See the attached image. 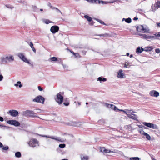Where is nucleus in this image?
I'll list each match as a JSON object with an SVG mask.
<instances>
[{"label": "nucleus", "instance_id": "49530a36", "mask_svg": "<svg viewBox=\"0 0 160 160\" xmlns=\"http://www.w3.org/2000/svg\"><path fill=\"white\" fill-rule=\"evenodd\" d=\"M155 52L157 53H159L160 52V50L159 48H157L155 50Z\"/></svg>", "mask_w": 160, "mask_h": 160}, {"label": "nucleus", "instance_id": "09e8293b", "mask_svg": "<svg viewBox=\"0 0 160 160\" xmlns=\"http://www.w3.org/2000/svg\"><path fill=\"white\" fill-rule=\"evenodd\" d=\"M38 89L40 91H42L43 89L40 86H38Z\"/></svg>", "mask_w": 160, "mask_h": 160}, {"label": "nucleus", "instance_id": "aec40b11", "mask_svg": "<svg viewBox=\"0 0 160 160\" xmlns=\"http://www.w3.org/2000/svg\"><path fill=\"white\" fill-rule=\"evenodd\" d=\"M98 81L101 82H105L107 80V79L105 78H103L102 77H99L97 79Z\"/></svg>", "mask_w": 160, "mask_h": 160}, {"label": "nucleus", "instance_id": "f704fd0d", "mask_svg": "<svg viewBox=\"0 0 160 160\" xmlns=\"http://www.w3.org/2000/svg\"><path fill=\"white\" fill-rule=\"evenodd\" d=\"M50 60L51 61H55L57 60L58 58L56 57H53L50 58Z\"/></svg>", "mask_w": 160, "mask_h": 160}, {"label": "nucleus", "instance_id": "de8ad7c7", "mask_svg": "<svg viewBox=\"0 0 160 160\" xmlns=\"http://www.w3.org/2000/svg\"><path fill=\"white\" fill-rule=\"evenodd\" d=\"M117 111H122V112H124L126 114L127 113L125 111H124V110H123L119 109L118 108Z\"/></svg>", "mask_w": 160, "mask_h": 160}, {"label": "nucleus", "instance_id": "423d86ee", "mask_svg": "<svg viewBox=\"0 0 160 160\" xmlns=\"http://www.w3.org/2000/svg\"><path fill=\"white\" fill-rule=\"evenodd\" d=\"M38 142L36 139L32 138L28 142V144L30 147H34L36 146L37 144H38Z\"/></svg>", "mask_w": 160, "mask_h": 160}, {"label": "nucleus", "instance_id": "58836bf2", "mask_svg": "<svg viewBox=\"0 0 160 160\" xmlns=\"http://www.w3.org/2000/svg\"><path fill=\"white\" fill-rule=\"evenodd\" d=\"M105 153H109L110 152H113V151H111V150H109V149H105Z\"/></svg>", "mask_w": 160, "mask_h": 160}, {"label": "nucleus", "instance_id": "412c9836", "mask_svg": "<svg viewBox=\"0 0 160 160\" xmlns=\"http://www.w3.org/2000/svg\"><path fill=\"white\" fill-rule=\"evenodd\" d=\"M15 156L16 158H19L21 156V154L20 152H17L15 153Z\"/></svg>", "mask_w": 160, "mask_h": 160}, {"label": "nucleus", "instance_id": "bf43d9fd", "mask_svg": "<svg viewBox=\"0 0 160 160\" xmlns=\"http://www.w3.org/2000/svg\"><path fill=\"white\" fill-rule=\"evenodd\" d=\"M71 53H72L73 54V55H78V53H75V52H73L72 51V52H71Z\"/></svg>", "mask_w": 160, "mask_h": 160}, {"label": "nucleus", "instance_id": "603ef678", "mask_svg": "<svg viewBox=\"0 0 160 160\" xmlns=\"http://www.w3.org/2000/svg\"><path fill=\"white\" fill-rule=\"evenodd\" d=\"M4 121V119L3 117L0 116V121L1 122H3Z\"/></svg>", "mask_w": 160, "mask_h": 160}, {"label": "nucleus", "instance_id": "ea45409f", "mask_svg": "<svg viewBox=\"0 0 160 160\" xmlns=\"http://www.w3.org/2000/svg\"><path fill=\"white\" fill-rule=\"evenodd\" d=\"M65 144H61L59 145V147L60 148H64L65 147Z\"/></svg>", "mask_w": 160, "mask_h": 160}, {"label": "nucleus", "instance_id": "5fc2aeb1", "mask_svg": "<svg viewBox=\"0 0 160 160\" xmlns=\"http://www.w3.org/2000/svg\"><path fill=\"white\" fill-rule=\"evenodd\" d=\"M141 128L142 129H146L147 128L142 125H141Z\"/></svg>", "mask_w": 160, "mask_h": 160}, {"label": "nucleus", "instance_id": "6ab92c4d", "mask_svg": "<svg viewBox=\"0 0 160 160\" xmlns=\"http://www.w3.org/2000/svg\"><path fill=\"white\" fill-rule=\"evenodd\" d=\"M143 135L146 136V138L148 140H150L151 139V137L147 133L144 132L142 134Z\"/></svg>", "mask_w": 160, "mask_h": 160}, {"label": "nucleus", "instance_id": "f257e3e1", "mask_svg": "<svg viewBox=\"0 0 160 160\" xmlns=\"http://www.w3.org/2000/svg\"><path fill=\"white\" fill-rule=\"evenodd\" d=\"M33 111L27 110L23 112L22 115L25 117H29L32 118H40L38 116L35 115Z\"/></svg>", "mask_w": 160, "mask_h": 160}, {"label": "nucleus", "instance_id": "393cba45", "mask_svg": "<svg viewBox=\"0 0 160 160\" xmlns=\"http://www.w3.org/2000/svg\"><path fill=\"white\" fill-rule=\"evenodd\" d=\"M150 128L154 129H158V126L152 123H151Z\"/></svg>", "mask_w": 160, "mask_h": 160}, {"label": "nucleus", "instance_id": "7c9ffc66", "mask_svg": "<svg viewBox=\"0 0 160 160\" xmlns=\"http://www.w3.org/2000/svg\"><path fill=\"white\" fill-rule=\"evenodd\" d=\"M131 21H132L131 19L130 18H126L125 19L126 22L127 23H128L131 22Z\"/></svg>", "mask_w": 160, "mask_h": 160}, {"label": "nucleus", "instance_id": "4d7b16f0", "mask_svg": "<svg viewBox=\"0 0 160 160\" xmlns=\"http://www.w3.org/2000/svg\"><path fill=\"white\" fill-rule=\"evenodd\" d=\"M93 24H94V22H93L92 21H91V22L90 23H89V25H92Z\"/></svg>", "mask_w": 160, "mask_h": 160}, {"label": "nucleus", "instance_id": "f8f14e48", "mask_svg": "<svg viewBox=\"0 0 160 160\" xmlns=\"http://www.w3.org/2000/svg\"><path fill=\"white\" fill-rule=\"evenodd\" d=\"M6 58L7 59V63L13 62L14 59V56L11 54H9L6 56Z\"/></svg>", "mask_w": 160, "mask_h": 160}, {"label": "nucleus", "instance_id": "473e14b6", "mask_svg": "<svg viewBox=\"0 0 160 160\" xmlns=\"http://www.w3.org/2000/svg\"><path fill=\"white\" fill-rule=\"evenodd\" d=\"M140 158L138 157H132L130 158V160H139Z\"/></svg>", "mask_w": 160, "mask_h": 160}, {"label": "nucleus", "instance_id": "1a4fd4ad", "mask_svg": "<svg viewBox=\"0 0 160 160\" xmlns=\"http://www.w3.org/2000/svg\"><path fill=\"white\" fill-rule=\"evenodd\" d=\"M142 28L141 29V32L142 33H147L149 32V29L148 27L146 25H141Z\"/></svg>", "mask_w": 160, "mask_h": 160}, {"label": "nucleus", "instance_id": "dca6fc26", "mask_svg": "<svg viewBox=\"0 0 160 160\" xmlns=\"http://www.w3.org/2000/svg\"><path fill=\"white\" fill-rule=\"evenodd\" d=\"M122 69H120L119 70L118 72L117 77L120 78H123L124 74L122 73Z\"/></svg>", "mask_w": 160, "mask_h": 160}, {"label": "nucleus", "instance_id": "774afa93", "mask_svg": "<svg viewBox=\"0 0 160 160\" xmlns=\"http://www.w3.org/2000/svg\"><path fill=\"white\" fill-rule=\"evenodd\" d=\"M50 8L52 9H56V8L52 6Z\"/></svg>", "mask_w": 160, "mask_h": 160}, {"label": "nucleus", "instance_id": "37998d69", "mask_svg": "<svg viewBox=\"0 0 160 160\" xmlns=\"http://www.w3.org/2000/svg\"><path fill=\"white\" fill-rule=\"evenodd\" d=\"M105 147H102L100 148V152H105Z\"/></svg>", "mask_w": 160, "mask_h": 160}, {"label": "nucleus", "instance_id": "a211bd4d", "mask_svg": "<svg viewBox=\"0 0 160 160\" xmlns=\"http://www.w3.org/2000/svg\"><path fill=\"white\" fill-rule=\"evenodd\" d=\"M27 42L29 44L30 46L32 49L33 51L35 53H36V51L34 47H33V43L32 42H30L29 43L28 42Z\"/></svg>", "mask_w": 160, "mask_h": 160}, {"label": "nucleus", "instance_id": "e2e57ef3", "mask_svg": "<svg viewBox=\"0 0 160 160\" xmlns=\"http://www.w3.org/2000/svg\"><path fill=\"white\" fill-rule=\"evenodd\" d=\"M3 146L1 142H0V148L2 147Z\"/></svg>", "mask_w": 160, "mask_h": 160}, {"label": "nucleus", "instance_id": "a18cd8bd", "mask_svg": "<svg viewBox=\"0 0 160 160\" xmlns=\"http://www.w3.org/2000/svg\"><path fill=\"white\" fill-rule=\"evenodd\" d=\"M63 104L65 106H68L69 104V102H64Z\"/></svg>", "mask_w": 160, "mask_h": 160}, {"label": "nucleus", "instance_id": "6e6552de", "mask_svg": "<svg viewBox=\"0 0 160 160\" xmlns=\"http://www.w3.org/2000/svg\"><path fill=\"white\" fill-rule=\"evenodd\" d=\"M8 114H10L11 116L16 117L18 115V111L15 110H10L7 112Z\"/></svg>", "mask_w": 160, "mask_h": 160}, {"label": "nucleus", "instance_id": "39448f33", "mask_svg": "<svg viewBox=\"0 0 160 160\" xmlns=\"http://www.w3.org/2000/svg\"><path fill=\"white\" fill-rule=\"evenodd\" d=\"M45 101V98L42 96L39 95L33 99V101L37 102L43 103Z\"/></svg>", "mask_w": 160, "mask_h": 160}, {"label": "nucleus", "instance_id": "b1692460", "mask_svg": "<svg viewBox=\"0 0 160 160\" xmlns=\"http://www.w3.org/2000/svg\"><path fill=\"white\" fill-rule=\"evenodd\" d=\"M84 17L86 19L88 22H90L92 21V19L91 17H90L87 15H85L84 16Z\"/></svg>", "mask_w": 160, "mask_h": 160}, {"label": "nucleus", "instance_id": "6e6d98bb", "mask_svg": "<svg viewBox=\"0 0 160 160\" xmlns=\"http://www.w3.org/2000/svg\"><path fill=\"white\" fill-rule=\"evenodd\" d=\"M56 10H57V12H59L60 13H62V12H61V11L58 9V8H56Z\"/></svg>", "mask_w": 160, "mask_h": 160}, {"label": "nucleus", "instance_id": "4468645a", "mask_svg": "<svg viewBox=\"0 0 160 160\" xmlns=\"http://www.w3.org/2000/svg\"><path fill=\"white\" fill-rule=\"evenodd\" d=\"M159 92L155 90L151 91L149 92V94L151 96L158 97L159 96Z\"/></svg>", "mask_w": 160, "mask_h": 160}, {"label": "nucleus", "instance_id": "4be33fe9", "mask_svg": "<svg viewBox=\"0 0 160 160\" xmlns=\"http://www.w3.org/2000/svg\"><path fill=\"white\" fill-rule=\"evenodd\" d=\"M81 160H88L89 157L88 156H81Z\"/></svg>", "mask_w": 160, "mask_h": 160}, {"label": "nucleus", "instance_id": "c85d7f7f", "mask_svg": "<svg viewBox=\"0 0 160 160\" xmlns=\"http://www.w3.org/2000/svg\"><path fill=\"white\" fill-rule=\"evenodd\" d=\"M14 85L16 87L18 86L19 88H21L22 86L21 82L20 81H18L16 84H14Z\"/></svg>", "mask_w": 160, "mask_h": 160}, {"label": "nucleus", "instance_id": "a19ab883", "mask_svg": "<svg viewBox=\"0 0 160 160\" xmlns=\"http://www.w3.org/2000/svg\"><path fill=\"white\" fill-rule=\"evenodd\" d=\"M136 52L138 54L140 53V47L139 46L136 49Z\"/></svg>", "mask_w": 160, "mask_h": 160}, {"label": "nucleus", "instance_id": "2eb2a0df", "mask_svg": "<svg viewBox=\"0 0 160 160\" xmlns=\"http://www.w3.org/2000/svg\"><path fill=\"white\" fill-rule=\"evenodd\" d=\"M106 106L108 107V108H110L112 109H113L115 111L117 112V108L113 104H108L107 103H105Z\"/></svg>", "mask_w": 160, "mask_h": 160}, {"label": "nucleus", "instance_id": "0eeeda50", "mask_svg": "<svg viewBox=\"0 0 160 160\" xmlns=\"http://www.w3.org/2000/svg\"><path fill=\"white\" fill-rule=\"evenodd\" d=\"M7 122L8 124L14 125L15 127L19 126L20 125V123L18 121L15 120H9L7 121Z\"/></svg>", "mask_w": 160, "mask_h": 160}, {"label": "nucleus", "instance_id": "9b49d317", "mask_svg": "<svg viewBox=\"0 0 160 160\" xmlns=\"http://www.w3.org/2000/svg\"><path fill=\"white\" fill-rule=\"evenodd\" d=\"M68 124L69 125L78 127L80 126L81 125V122L73 121H70Z\"/></svg>", "mask_w": 160, "mask_h": 160}, {"label": "nucleus", "instance_id": "c03bdc74", "mask_svg": "<svg viewBox=\"0 0 160 160\" xmlns=\"http://www.w3.org/2000/svg\"><path fill=\"white\" fill-rule=\"evenodd\" d=\"M94 3H99L100 4V0H94Z\"/></svg>", "mask_w": 160, "mask_h": 160}, {"label": "nucleus", "instance_id": "79ce46f5", "mask_svg": "<svg viewBox=\"0 0 160 160\" xmlns=\"http://www.w3.org/2000/svg\"><path fill=\"white\" fill-rule=\"evenodd\" d=\"M108 3H109V2H105V1H102V0H101V1L100 0V3H101L102 4H107Z\"/></svg>", "mask_w": 160, "mask_h": 160}, {"label": "nucleus", "instance_id": "ddd939ff", "mask_svg": "<svg viewBox=\"0 0 160 160\" xmlns=\"http://www.w3.org/2000/svg\"><path fill=\"white\" fill-rule=\"evenodd\" d=\"M59 29V28L57 26H52L50 29V31L52 33H55L58 32Z\"/></svg>", "mask_w": 160, "mask_h": 160}, {"label": "nucleus", "instance_id": "052dcab7", "mask_svg": "<svg viewBox=\"0 0 160 160\" xmlns=\"http://www.w3.org/2000/svg\"><path fill=\"white\" fill-rule=\"evenodd\" d=\"M144 51V49L142 48H141V53Z\"/></svg>", "mask_w": 160, "mask_h": 160}, {"label": "nucleus", "instance_id": "4c0bfd02", "mask_svg": "<svg viewBox=\"0 0 160 160\" xmlns=\"http://www.w3.org/2000/svg\"><path fill=\"white\" fill-rule=\"evenodd\" d=\"M157 8L160 7V2H158L155 4Z\"/></svg>", "mask_w": 160, "mask_h": 160}, {"label": "nucleus", "instance_id": "bb28decb", "mask_svg": "<svg viewBox=\"0 0 160 160\" xmlns=\"http://www.w3.org/2000/svg\"><path fill=\"white\" fill-rule=\"evenodd\" d=\"M152 48L151 47H146L144 48V51H150L152 50Z\"/></svg>", "mask_w": 160, "mask_h": 160}, {"label": "nucleus", "instance_id": "c9c22d12", "mask_svg": "<svg viewBox=\"0 0 160 160\" xmlns=\"http://www.w3.org/2000/svg\"><path fill=\"white\" fill-rule=\"evenodd\" d=\"M9 149V147L8 146L3 147L2 149V151L3 150H7Z\"/></svg>", "mask_w": 160, "mask_h": 160}, {"label": "nucleus", "instance_id": "2f4dec72", "mask_svg": "<svg viewBox=\"0 0 160 160\" xmlns=\"http://www.w3.org/2000/svg\"><path fill=\"white\" fill-rule=\"evenodd\" d=\"M44 22L46 24H48L52 22L50 21L48 19H45L44 20Z\"/></svg>", "mask_w": 160, "mask_h": 160}, {"label": "nucleus", "instance_id": "0e129e2a", "mask_svg": "<svg viewBox=\"0 0 160 160\" xmlns=\"http://www.w3.org/2000/svg\"><path fill=\"white\" fill-rule=\"evenodd\" d=\"M157 26L160 27V22L157 23Z\"/></svg>", "mask_w": 160, "mask_h": 160}, {"label": "nucleus", "instance_id": "20e7f679", "mask_svg": "<svg viewBox=\"0 0 160 160\" xmlns=\"http://www.w3.org/2000/svg\"><path fill=\"white\" fill-rule=\"evenodd\" d=\"M39 135L42 137L48 138L53 139H54L57 141H59L62 142H64L65 140V139H61L60 137H54L43 135Z\"/></svg>", "mask_w": 160, "mask_h": 160}, {"label": "nucleus", "instance_id": "680f3d73", "mask_svg": "<svg viewBox=\"0 0 160 160\" xmlns=\"http://www.w3.org/2000/svg\"><path fill=\"white\" fill-rule=\"evenodd\" d=\"M48 6L50 8L52 6L51 4L50 3H49L48 4Z\"/></svg>", "mask_w": 160, "mask_h": 160}, {"label": "nucleus", "instance_id": "e433bc0d", "mask_svg": "<svg viewBox=\"0 0 160 160\" xmlns=\"http://www.w3.org/2000/svg\"><path fill=\"white\" fill-rule=\"evenodd\" d=\"M5 6L7 8H8L11 9L13 8V7L12 5L10 4H6L5 5Z\"/></svg>", "mask_w": 160, "mask_h": 160}, {"label": "nucleus", "instance_id": "9d476101", "mask_svg": "<svg viewBox=\"0 0 160 160\" xmlns=\"http://www.w3.org/2000/svg\"><path fill=\"white\" fill-rule=\"evenodd\" d=\"M156 37L153 36H149L145 34H141V38L146 39H155Z\"/></svg>", "mask_w": 160, "mask_h": 160}, {"label": "nucleus", "instance_id": "3c124183", "mask_svg": "<svg viewBox=\"0 0 160 160\" xmlns=\"http://www.w3.org/2000/svg\"><path fill=\"white\" fill-rule=\"evenodd\" d=\"M135 27L136 28L137 31L138 32L139 31V26H135Z\"/></svg>", "mask_w": 160, "mask_h": 160}, {"label": "nucleus", "instance_id": "8fccbe9b", "mask_svg": "<svg viewBox=\"0 0 160 160\" xmlns=\"http://www.w3.org/2000/svg\"><path fill=\"white\" fill-rule=\"evenodd\" d=\"M3 76L2 75L0 74V81H1L3 79Z\"/></svg>", "mask_w": 160, "mask_h": 160}, {"label": "nucleus", "instance_id": "f3484780", "mask_svg": "<svg viewBox=\"0 0 160 160\" xmlns=\"http://www.w3.org/2000/svg\"><path fill=\"white\" fill-rule=\"evenodd\" d=\"M128 117L132 119H133L136 120L137 119V118L136 117V115H135L134 114H129L128 115Z\"/></svg>", "mask_w": 160, "mask_h": 160}, {"label": "nucleus", "instance_id": "69168bd1", "mask_svg": "<svg viewBox=\"0 0 160 160\" xmlns=\"http://www.w3.org/2000/svg\"><path fill=\"white\" fill-rule=\"evenodd\" d=\"M138 18L135 17L133 18V20H138Z\"/></svg>", "mask_w": 160, "mask_h": 160}, {"label": "nucleus", "instance_id": "7ed1b4c3", "mask_svg": "<svg viewBox=\"0 0 160 160\" xmlns=\"http://www.w3.org/2000/svg\"><path fill=\"white\" fill-rule=\"evenodd\" d=\"M17 55L18 56L19 58L24 62H25L30 65L32 66V64L30 62L29 60H28L25 58L23 53L22 52H19L17 54Z\"/></svg>", "mask_w": 160, "mask_h": 160}, {"label": "nucleus", "instance_id": "5701e85b", "mask_svg": "<svg viewBox=\"0 0 160 160\" xmlns=\"http://www.w3.org/2000/svg\"><path fill=\"white\" fill-rule=\"evenodd\" d=\"M98 36H103L104 37H111V36L108 33H105L104 34H99L98 35Z\"/></svg>", "mask_w": 160, "mask_h": 160}, {"label": "nucleus", "instance_id": "864d4df0", "mask_svg": "<svg viewBox=\"0 0 160 160\" xmlns=\"http://www.w3.org/2000/svg\"><path fill=\"white\" fill-rule=\"evenodd\" d=\"M128 66H129V65H128V63L127 64H125L124 67L125 68H128Z\"/></svg>", "mask_w": 160, "mask_h": 160}, {"label": "nucleus", "instance_id": "13d9d810", "mask_svg": "<svg viewBox=\"0 0 160 160\" xmlns=\"http://www.w3.org/2000/svg\"><path fill=\"white\" fill-rule=\"evenodd\" d=\"M155 35H156V36L157 37H160V34L159 33H158V34H155Z\"/></svg>", "mask_w": 160, "mask_h": 160}, {"label": "nucleus", "instance_id": "a878e982", "mask_svg": "<svg viewBox=\"0 0 160 160\" xmlns=\"http://www.w3.org/2000/svg\"><path fill=\"white\" fill-rule=\"evenodd\" d=\"M142 123L145 126L150 128L151 123H148L147 122H143Z\"/></svg>", "mask_w": 160, "mask_h": 160}, {"label": "nucleus", "instance_id": "f03ea898", "mask_svg": "<svg viewBox=\"0 0 160 160\" xmlns=\"http://www.w3.org/2000/svg\"><path fill=\"white\" fill-rule=\"evenodd\" d=\"M63 92H60L56 95L55 99L59 105L61 104L63 101Z\"/></svg>", "mask_w": 160, "mask_h": 160}, {"label": "nucleus", "instance_id": "cd10ccee", "mask_svg": "<svg viewBox=\"0 0 160 160\" xmlns=\"http://www.w3.org/2000/svg\"><path fill=\"white\" fill-rule=\"evenodd\" d=\"M1 60L2 62L7 63V59L6 58V57H2L1 58Z\"/></svg>", "mask_w": 160, "mask_h": 160}, {"label": "nucleus", "instance_id": "c756f323", "mask_svg": "<svg viewBox=\"0 0 160 160\" xmlns=\"http://www.w3.org/2000/svg\"><path fill=\"white\" fill-rule=\"evenodd\" d=\"M157 8L155 4L152 5L151 6V10L153 11H155L156 9Z\"/></svg>", "mask_w": 160, "mask_h": 160}, {"label": "nucleus", "instance_id": "338daca9", "mask_svg": "<svg viewBox=\"0 0 160 160\" xmlns=\"http://www.w3.org/2000/svg\"><path fill=\"white\" fill-rule=\"evenodd\" d=\"M91 0V2H90V3H94V0Z\"/></svg>", "mask_w": 160, "mask_h": 160}, {"label": "nucleus", "instance_id": "72a5a7b5", "mask_svg": "<svg viewBox=\"0 0 160 160\" xmlns=\"http://www.w3.org/2000/svg\"><path fill=\"white\" fill-rule=\"evenodd\" d=\"M95 19L96 20H97V21H98V22H99L101 24H103V25H106V24L104 23V22L103 21H102L99 19H98L96 18V19Z\"/></svg>", "mask_w": 160, "mask_h": 160}]
</instances>
